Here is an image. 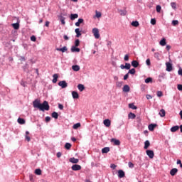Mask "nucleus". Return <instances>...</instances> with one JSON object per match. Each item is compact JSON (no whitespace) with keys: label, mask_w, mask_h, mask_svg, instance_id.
<instances>
[{"label":"nucleus","mask_w":182,"mask_h":182,"mask_svg":"<svg viewBox=\"0 0 182 182\" xmlns=\"http://www.w3.org/2000/svg\"><path fill=\"white\" fill-rule=\"evenodd\" d=\"M83 22H84L83 18H79L78 21L75 22V23H83Z\"/></svg>","instance_id":"nucleus-49"},{"label":"nucleus","mask_w":182,"mask_h":182,"mask_svg":"<svg viewBox=\"0 0 182 182\" xmlns=\"http://www.w3.org/2000/svg\"><path fill=\"white\" fill-rule=\"evenodd\" d=\"M167 72H171L173 70V65L170 63H166Z\"/></svg>","instance_id":"nucleus-8"},{"label":"nucleus","mask_w":182,"mask_h":182,"mask_svg":"<svg viewBox=\"0 0 182 182\" xmlns=\"http://www.w3.org/2000/svg\"><path fill=\"white\" fill-rule=\"evenodd\" d=\"M71 168L73 171H79V170H82V166L80 165L75 164L72 166Z\"/></svg>","instance_id":"nucleus-4"},{"label":"nucleus","mask_w":182,"mask_h":182,"mask_svg":"<svg viewBox=\"0 0 182 182\" xmlns=\"http://www.w3.org/2000/svg\"><path fill=\"white\" fill-rule=\"evenodd\" d=\"M68 18V14L67 13H60L58 16V21L61 22V23H65V20Z\"/></svg>","instance_id":"nucleus-2"},{"label":"nucleus","mask_w":182,"mask_h":182,"mask_svg":"<svg viewBox=\"0 0 182 182\" xmlns=\"http://www.w3.org/2000/svg\"><path fill=\"white\" fill-rule=\"evenodd\" d=\"M79 18L78 14H71L70 16V18L71 21H75V19H77Z\"/></svg>","instance_id":"nucleus-10"},{"label":"nucleus","mask_w":182,"mask_h":182,"mask_svg":"<svg viewBox=\"0 0 182 182\" xmlns=\"http://www.w3.org/2000/svg\"><path fill=\"white\" fill-rule=\"evenodd\" d=\"M51 116L53 119H58L59 117V114H58L56 112H53Z\"/></svg>","instance_id":"nucleus-28"},{"label":"nucleus","mask_w":182,"mask_h":182,"mask_svg":"<svg viewBox=\"0 0 182 182\" xmlns=\"http://www.w3.org/2000/svg\"><path fill=\"white\" fill-rule=\"evenodd\" d=\"M46 122L48 123V122H50V117H46Z\"/></svg>","instance_id":"nucleus-58"},{"label":"nucleus","mask_w":182,"mask_h":182,"mask_svg":"<svg viewBox=\"0 0 182 182\" xmlns=\"http://www.w3.org/2000/svg\"><path fill=\"white\" fill-rule=\"evenodd\" d=\"M77 87L80 92H83V90H85V85H83L82 84H79L77 85Z\"/></svg>","instance_id":"nucleus-27"},{"label":"nucleus","mask_w":182,"mask_h":182,"mask_svg":"<svg viewBox=\"0 0 182 182\" xmlns=\"http://www.w3.org/2000/svg\"><path fill=\"white\" fill-rule=\"evenodd\" d=\"M171 6L173 9H176L177 8V4H176V2H171Z\"/></svg>","instance_id":"nucleus-42"},{"label":"nucleus","mask_w":182,"mask_h":182,"mask_svg":"<svg viewBox=\"0 0 182 182\" xmlns=\"http://www.w3.org/2000/svg\"><path fill=\"white\" fill-rule=\"evenodd\" d=\"M56 50H58V52H66V50H68V48L66 46L63 47L62 48H56Z\"/></svg>","instance_id":"nucleus-22"},{"label":"nucleus","mask_w":182,"mask_h":182,"mask_svg":"<svg viewBox=\"0 0 182 182\" xmlns=\"http://www.w3.org/2000/svg\"><path fill=\"white\" fill-rule=\"evenodd\" d=\"M128 166H129V168H133L134 167V164L132 162H129Z\"/></svg>","instance_id":"nucleus-48"},{"label":"nucleus","mask_w":182,"mask_h":182,"mask_svg":"<svg viewBox=\"0 0 182 182\" xmlns=\"http://www.w3.org/2000/svg\"><path fill=\"white\" fill-rule=\"evenodd\" d=\"M166 38H162L159 42V45H161V46H166Z\"/></svg>","instance_id":"nucleus-24"},{"label":"nucleus","mask_w":182,"mask_h":182,"mask_svg":"<svg viewBox=\"0 0 182 182\" xmlns=\"http://www.w3.org/2000/svg\"><path fill=\"white\" fill-rule=\"evenodd\" d=\"M79 45H80V41H79V39H76L75 42V47L79 46Z\"/></svg>","instance_id":"nucleus-46"},{"label":"nucleus","mask_w":182,"mask_h":182,"mask_svg":"<svg viewBox=\"0 0 182 182\" xmlns=\"http://www.w3.org/2000/svg\"><path fill=\"white\" fill-rule=\"evenodd\" d=\"M73 127V129H75V130H76L77 129H79V127H80V123L75 124Z\"/></svg>","instance_id":"nucleus-43"},{"label":"nucleus","mask_w":182,"mask_h":182,"mask_svg":"<svg viewBox=\"0 0 182 182\" xmlns=\"http://www.w3.org/2000/svg\"><path fill=\"white\" fill-rule=\"evenodd\" d=\"M139 23H131V26H134L135 28H139Z\"/></svg>","instance_id":"nucleus-54"},{"label":"nucleus","mask_w":182,"mask_h":182,"mask_svg":"<svg viewBox=\"0 0 182 182\" xmlns=\"http://www.w3.org/2000/svg\"><path fill=\"white\" fill-rule=\"evenodd\" d=\"M110 151V148L109 147H105L102 149V153L105 154V153H109Z\"/></svg>","instance_id":"nucleus-25"},{"label":"nucleus","mask_w":182,"mask_h":182,"mask_svg":"<svg viewBox=\"0 0 182 182\" xmlns=\"http://www.w3.org/2000/svg\"><path fill=\"white\" fill-rule=\"evenodd\" d=\"M129 109H132L133 110L137 109V107H136L135 105L133 103L129 104Z\"/></svg>","instance_id":"nucleus-29"},{"label":"nucleus","mask_w":182,"mask_h":182,"mask_svg":"<svg viewBox=\"0 0 182 182\" xmlns=\"http://www.w3.org/2000/svg\"><path fill=\"white\" fill-rule=\"evenodd\" d=\"M159 115L161 117H164V116H166V110H164V109H161L159 112Z\"/></svg>","instance_id":"nucleus-26"},{"label":"nucleus","mask_w":182,"mask_h":182,"mask_svg":"<svg viewBox=\"0 0 182 182\" xmlns=\"http://www.w3.org/2000/svg\"><path fill=\"white\" fill-rule=\"evenodd\" d=\"M146 63L147 66H150V65H151V63L150 62L149 58H148V59L146 60Z\"/></svg>","instance_id":"nucleus-52"},{"label":"nucleus","mask_w":182,"mask_h":182,"mask_svg":"<svg viewBox=\"0 0 182 182\" xmlns=\"http://www.w3.org/2000/svg\"><path fill=\"white\" fill-rule=\"evenodd\" d=\"M156 95H157L158 97H161V96H163V92H161V91H158V92H156Z\"/></svg>","instance_id":"nucleus-47"},{"label":"nucleus","mask_w":182,"mask_h":182,"mask_svg":"<svg viewBox=\"0 0 182 182\" xmlns=\"http://www.w3.org/2000/svg\"><path fill=\"white\" fill-rule=\"evenodd\" d=\"M111 143H114V146H120V140L116 139L114 138L111 139Z\"/></svg>","instance_id":"nucleus-6"},{"label":"nucleus","mask_w":182,"mask_h":182,"mask_svg":"<svg viewBox=\"0 0 182 182\" xmlns=\"http://www.w3.org/2000/svg\"><path fill=\"white\" fill-rule=\"evenodd\" d=\"M150 146V141L149 140H146L145 142H144V149L145 150H147V149H149V147Z\"/></svg>","instance_id":"nucleus-21"},{"label":"nucleus","mask_w":182,"mask_h":182,"mask_svg":"<svg viewBox=\"0 0 182 182\" xmlns=\"http://www.w3.org/2000/svg\"><path fill=\"white\" fill-rule=\"evenodd\" d=\"M17 122L19 123V124H25V119L23 118H18Z\"/></svg>","instance_id":"nucleus-33"},{"label":"nucleus","mask_w":182,"mask_h":182,"mask_svg":"<svg viewBox=\"0 0 182 182\" xmlns=\"http://www.w3.org/2000/svg\"><path fill=\"white\" fill-rule=\"evenodd\" d=\"M95 18H102V13L100 11H95Z\"/></svg>","instance_id":"nucleus-35"},{"label":"nucleus","mask_w":182,"mask_h":182,"mask_svg":"<svg viewBox=\"0 0 182 182\" xmlns=\"http://www.w3.org/2000/svg\"><path fill=\"white\" fill-rule=\"evenodd\" d=\"M13 22H14V23H20L21 20L18 18V17H14L13 19Z\"/></svg>","instance_id":"nucleus-34"},{"label":"nucleus","mask_w":182,"mask_h":182,"mask_svg":"<svg viewBox=\"0 0 182 182\" xmlns=\"http://www.w3.org/2000/svg\"><path fill=\"white\" fill-rule=\"evenodd\" d=\"M103 123L106 127H110V124H112V122L109 119H105Z\"/></svg>","instance_id":"nucleus-9"},{"label":"nucleus","mask_w":182,"mask_h":182,"mask_svg":"<svg viewBox=\"0 0 182 182\" xmlns=\"http://www.w3.org/2000/svg\"><path fill=\"white\" fill-rule=\"evenodd\" d=\"M178 129H180V127H178V126H174V127H172L171 128V132H172V133H175V132H177V130H178Z\"/></svg>","instance_id":"nucleus-19"},{"label":"nucleus","mask_w":182,"mask_h":182,"mask_svg":"<svg viewBox=\"0 0 182 182\" xmlns=\"http://www.w3.org/2000/svg\"><path fill=\"white\" fill-rule=\"evenodd\" d=\"M53 83H56V82H58V78L59 77V75H58V74H54V75H53Z\"/></svg>","instance_id":"nucleus-20"},{"label":"nucleus","mask_w":182,"mask_h":182,"mask_svg":"<svg viewBox=\"0 0 182 182\" xmlns=\"http://www.w3.org/2000/svg\"><path fill=\"white\" fill-rule=\"evenodd\" d=\"M130 68H132V65H130V63H125V69H127V70H129V69H130Z\"/></svg>","instance_id":"nucleus-45"},{"label":"nucleus","mask_w":182,"mask_h":182,"mask_svg":"<svg viewBox=\"0 0 182 182\" xmlns=\"http://www.w3.org/2000/svg\"><path fill=\"white\" fill-rule=\"evenodd\" d=\"M58 108L60 110H63V105L62 104H58Z\"/></svg>","instance_id":"nucleus-55"},{"label":"nucleus","mask_w":182,"mask_h":182,"mask_svg":"<svg viewBox=\"0 0 182 182\" xmlns=\"http://www.w3.org/2000/svg\"><path fill=\"white\" fill-rule=\"evenodd\" d=\"M65 147L67 150H70V147H72V144L70 143H66L65 145Z\"/></svg>","instance_id":"nucleus-39"},{"label":"nucleus","mask_w":182,"mask_h":182,"mask_svg":"<svg viewBox=\"0 0 182 182\" xmlns=\"http://www.w3.org/2000/svg\"><path fill=\"white\" fill-rule=\"evenodd\" d=\"M156 11L158 12V14H160L161 12V6L157 5L156 7Z\"/></svg>","instance_id":"nucleus-37"},{"label":"nucleus","mask_w":182,"mask_h":182,"mask_svg":"<svg viewBox=\"0 0 182 182\" xmlns=\"http://www.w3.org/2000/svg\"><path fill=\"white\" fill-rule=\"evenodd\" d=\"M127 79H129V73L126 74V75L124 76V80H127Z\"/></svg>","instance_id":"nucleus-56"},{"label":"nucleus","mask_w":182,"mask_h":182,"mask_svg":"<svg viewBox=\"0 0 182 182\" xmlns=\"http://www.w3.org/2000/svg\"><path fill=\"white\" fill-rule=\"evenodd\" d=\"M171 23H178V20H173Z\"/></svg>","instance_id":"nucleus-63"},{"label":"nucleus","mask_w":182,"mask_h":182,"mask_svg":"<svg viewBox=\"0 0 182 182\" xmlns=\"http://www.w3.org/2000/svg\"><path fill=\"white\" fill-rule=\"evenodd\" d=\"M57 157H58V159L60 158V157H62V153L58 152V153H57Z\"/></svg>","instance_id":"nucleus-61"},{"label":"nucleus","mask_w":182,"mask_h":182,"mask_svg":"<svg viewBox=\"0 0 182 182\" xmlns=\"http://www.w3.org/2000/svg\"><path fill=\"white\" fill-rule=\"evenodd\" d=\"M26 140H27V141H31V137L28 135H26Z\"/></svg>","instance_id":"nucleus-60"},{"label":"nucleus","mask_w":182,"mask_h":182,"mask_svg":"<svg viewBox=\"0 0 182 182\" xmlns=\"http://www.w3.org/2000/svg\"><path fill=\"white\" fill-rule=\"evenodd\" d=\"M177 87H178V90L182 91V85L178 84Z\"/></svg>","instance_id":"nucleus-57"},{"label":"nucleus","mask_w":182,"mask_h":182,"mask_svg":"<svg viewBox=\"0 0 182 182\" xmlns=\"http://www.w3.org/2000/svg\"><path fill=\"white\" fill-rule=\"evenodd\" d=\"M58 86H60L62 89H65L68 87V82H66V81H60L58 82Z\"/></svg>","instance_id":"nucleus-5"},{"label":"nucleus","mask_w":182,"mask_h":182,"mask_svg":"<svg viewBox=\"0 0 182 182\" xmlns=\"http://www.w3.org/2000/svg\"><path fill=\"white\" fill-rule=\"evenodd\" d=\"M146 99H148V100H149V99H153V97H151V95H146Z\"/></svg>","instance_id":"nucleus-62"},{"label":"nucleus","mask_w":182,"mask_h":182,"mask_svg":"<svg viewBox=\"0 0 182 182\" xmlns=\"http://www.w3.org/2000/svg\"><path fill=\"white\" fill-rule=\"evenodd\" d=\"M35 174H36L37 176H41L42 174V170H41L40 168L36 169Z\"/></svg>","instance_id":"nucleus-32"},{"label":"nucleus","mask_w":182,"mask_h":182,"mask_svg":"<svg viewBox=\"0 0 182 182\" xmlns=\"http://www.w3.org/2000/svg\"><path fill=\"white\" fill-rule=\"evenodd\" d=\"M178 75H180V76H182V70H179L178 71Z\"/></svg>","instance_id":"nucleus-64"},{"label":"nucleus","mask_w":182,"mask_h":182,"mask_svg":"<svg viewBox=\"0 0 182 182\" xmlns=\"http://www.w3.org/2000/svg\"><path fill=\"white\" fill-rule=\"evenodd\" d=\"M123 92H125L126 93H128V92H130V87L129 85H126L123 87Z\"/></svg>","instance_id":"nucleus-18"},{"label":"nucleus","mask_w":182,"mask_h":182,"mask_svg":"<svg viewBox=\"0 0 182 182\" xmlns=\"http://www.w3.org/2000/svg\"><path fill=\"white\" fill-rule=\"evenodd\" d=\"M71 52H80V48H77V47L75 46H73L71 47Z\"/></svg>","instance_id":"nucleus-17"},{"label":"nucleus","mask_w":182,"mask_h":182,"mask_svg":"<svg viewBox=\"0 0 182 182\" xmlns=\"http://www.w3.org/2000/svg\"><path fill=\"white\" fill-rule=\"evenodd\" d=\"M156 18H151L150 23H156Z\"/></svg>","instance_id":"nucleus-59"},{"label":"nucleus","mask_w":182,"mask_h":182,"mask_svg":"<svg viewBox=\"0 0 182 182\" xmlns=\"http://www.w3.org/2000/svg\"><path fill=\"white\" fill-rule=\"evenodd\" d=\"M31 41H32V42H36V37L35 36H32L31 37Z\"/></svg>","instance_id":"nucleus-50"},{"label":"nucleus","mask_w":182,"mask_h":182,"mask_svg":"<svg viewBox=\"0 0 182 182\" xmlns=\"http://www.w3.org/2000/svg\"><path fill=\"white\" fill-rule=\"evenodd\" d=\"M157 127V124H151L149 125L148 129L150 130V132H153L154 129Z\"/></svg>","instance_id":"nucleus-12"},{"label":"nucleus","mask_w":182,"mask_h":182,"mask_svg":"<svg viewBox=\"0 0 182 182\" xmlns=\"http://www.w3.org/2000/svg\"><path fill=\"white\" fill-rule=\"evenodd\" d=\"M72 69L74 70V72H79L80 70V67L77 65H75L72 66Z\"/></svg>","instance_id":"nucleus-14"},{"label":"nucleus","mask_w":182,"mask_h":182,"mask_svg":"<svg viewBox=\"0 0 182 182\" xmlns=\"http://www.w3.org/2000/svg\"><path fill=\"white\" fill-rule=\"evenodd\" d=\"M178 171V169L173 168L171 170L170 174L171 176H176V173Z\"/></svg>","instance_id":"nucleus-16"},{"label":"nucleus","mask_w":182,"mask_h":182,"mask_svg":"<svg viewBox=\"0 0 182 182\" xmlns=\"http://www.w3.org/2000/svg\"><path fill=\"white\" fill-rule=\"evenodd\" d=\"M75 32L76 33V37L79 38V36H80V35H82V33H80V30L79 28H76L75 30Z\"/></svg>","instance_id":"nucleus-31"},{"label":"nucleus","mask_w":182,"mask_h":182,"mask_svg":"<svg viewBox=\"0 0 182 182\" xmlns=\"http://www.w3.org/2000/svg\"><path fill=\"white\" fill-rule=\"evenodd\" d=\"M92 33L95 38V39H99L100 38V34L99 33V29L97 28H94L92 29Z\"/></svg>","instance_id":"nucleus-3"},{"label":"nucleus","mask_w":182,"mask_h":182,"mask_svg":"<svg viewBox=\"0 0 182 182\" xmlns=\"http://www.w3.org/2000/svg\"><path fill=\"white\" fill-rule=\"evenodd\" d=\"M151 82H153L152 77H148L145 80V83H151Z\"/></svg>","instance_id":"nucleus-41"},{"label":"nucleus","mask_w":182,"mask_h":182,"mask_svg":"<svg viewBox=\"0 0 182 182\" xmlns=\"http://www.w3.org/2000/svg\"><path fill=\"white\" fill-rule=\"evenodd\" d=\"M33 106L35 109H39L41 112H45V110L48 111L50 109L49 103L48 101H44L42 104L41 103V100L36 99L33 102Z\"/></svg>","instance_id":"nucleus-1"},{"label":"nucleus","mask_w":182,"mask_h":182,"mask_svg":"<svg viewBox=\"0 0 182 182\" xmlns=\"http://www.w3.org/2000/svg\"><path fill=\"white\" fill-rule=\"evenodd\" d=\"M69 161L70 163H73L74 164H77V163H79V160L75 157L70 158Z\"/></svg>","instance_id":"nucleus-11"},{"label":"nucleus","mask_w":182,"mask_h":182,"mask_svg":"<svg viewBox=\"0 0 182 182\" xmlns=\"http://www.w3.org/2000/svg\"><path fill=\"white\" fill-rule=\"evenodd\" d=\"M119 14L122 16H124L126 14H127V11H126V10H120Z\"/></svg>","instance_id":"nucleus-40"},{"label":"nucleus","mask_w":182,"mask_h":182,"mask_svg":"<svg viewBox=\"0 0 182 182\" xmlns=\"http://www.w3.org/2000/svg\"><path fill=\"white\" fill-rule=\"evenodd\" d=\"M132 66H133V68H138L139 67V62L137 60H133L132 62Z\"/></svg>","instance_id":"nucleus-23"},{"label":"nucleus","mask_w":182,"mask_h":182,"mask_svg":"<svg viewBox=\"0 0 182 182\" xmlns=\"http://www.w3.org/2000/svg\"><path fill=\"white\" fill-rule=\"evenodd\" d=\"M124 60H125V62H127L129 60V55H125L124 57Z\"/></svg>","instance_id":"nucleus-51"},{"label":"nucleus","mask_w":182,"mask_h":182,"mask_svg":"<svg viewBox=\"0 0 182 182\" xmlns=\"http://www.w3.org/2000/svg\"><path fill=\"white\" fill-rule=\"evenodd\" d=\"M72 96H73V99H79V94L76 91L72 92Z\"/></svg>","instance_id":"nucleus-15"},{"label":"nucleus","mask_w":182,"mask_h":182,"mask_svg":"<svg viewBox=\"0 0 182 182\" xmlns=\"http://www.w3.org/2000/svg\"><path fill=\"white\" fill-rule=\"evenodd\" d=\"M12 27L14 29L18 30V29H19V23H13L12 24Z\"/></svg>","instance_id":"nucleus-38"},{"label":"nucleus","mask_w":182,"mask_h":182,"mask_svg":"<svg viewBox=\"0 0 182 182\" xmlns=\"http://www.w3.org/2000/svg\"><path fill=\"white\" fill-rule=\"evenodd\" d=\"M125 174H124V171H123V170H119L118 171V177L119 178H123V177H124Z\"/></svg>","instance_id":"nucleus-13"},{"label":"nucleus","mask_w":182,"mask_h":182,"mask_svg":"<svg viewBox=\"0 0 182 182\" xmlns=\"http://www.w3.org/2000/svg\"><path fill=\"white\" fill-rule=\"evenodd\" d=\"M111 168H112L113 170H114V168H116V167H117V166H116L114 164H112L110 166Z\"/></svg>","instance_id":"nucleus-53"},{"label":"nucleus","mask_w":182,"mask_h":182,"mask_svg":"<svg viewBox=\"0 0 182 182\" xmlns=\"http://www.w3.org/2000/svg\"><path fill=\"white\" fill-rule=\"evenodd\" d=\"M128 117H129V119H136V114H134L133 112H130L128 114Z\"/></svg>","instance_id":"nucleus-30"},{"label":"nucleus","mask_w":182,"mask_h":182,"mask_svg":"<svg viewBox=\"0 0 182 182\" xmlns=\"http://www.w3.org/2000/svg\"><path fill=\"white\" fill-rule=\"evenodd\" d=\"M130 73V75H134L136 73V70L134 68H132L129 70L128 74Z\"/></svg>","instance_id":"nucleus-44"},{"label":"nucleus","mask_w":182,"mask_h":182,"mask_svg":"<svg viewBox=\"0 0 182 182\" xmlns=\"http://www.w3.org/2000/svg\"><path fill=\"white\" fill-rule=\"evenodd\" d=\"M146 153L149 159H153V157H154V151L152 150H146Z\"/></svg>","instance_id":"nucleus-7"},{"label":"nucleus","mask_w":182,"mask_h":182,"mask_svg":"<svg viewBox=\"0 0 182 182\" xmlns=\"http://www.w3.org/2000/svg\"><path fill=\"white\" fill-rule=\"evenodd\" d=\"M154 56L157 60H160V53H154Z\"/></svg>","instance_id":"nucleus-36"}]
</instances>
